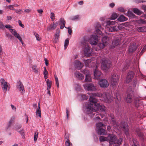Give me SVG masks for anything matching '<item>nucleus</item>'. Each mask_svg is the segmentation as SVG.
Masks as SVG:
<instances>
[{"label": "nucleus", "mask_w": 146, "mask_h": 146, "mask_svg": "<svg viewBox=\"0 0 146 146\" xmlns=\"http://www.w3.org/2000/svg\"><path fill=\"white\" fill-rule=\"evenodd\" d=\"M93 106L90 104L86 108L85 111L87 114H90L91 117L94 118L95 120H99L100 119V117L103 118V115L96 112V110L93 108Z\"/></svg>", "instance_id": "obj_1"}, {"label": "nucleus", "mask_w": 146, "mask_h": 146, "mask_svg": "<svg viewBox=\"0 0 146 146\" xmlns=\"http://www.w3.org/2000/svg\"><path fill=\"white\" fill-rule=\"evenodd\" d=\"M108 141L110 144L113 146H119L122 144V139H117V136L113 134H109L108 135Z\"/></svg>", "instance_id": "obj_2"}, {"label": "nucleus", "mask_w": 146, "mask_h": 146, "mask_svg": "<svg viewBox=\"0 0 146 146\" xmlns=\"http://www.w3.org/2000/svg\"><path fill=\"white\" fill-rule=\"evenodd\" d=\"M88 39L87 37H84L82 39L81 45L84 47V52L85 56L88 57L91 55L92 53V49L88 44Z\"/></svg>", "instance_id": "obj_3"}, {"label": "nucleus", "mask_w": 146, "mask_h": 146, "mask_svg": "<svg viewBox=\"0 0 146 146\" xmlns=\"http://www.w3.org/2000/svg\"><path fill=\"white\" fill-rule=\"evenodd\" d=\"M101 60V67L104 70H108L111 67V62L107 58H102Z\"/></svg>", "instance_id": "obj_4"}, {"label": "nucleus", "mask_w": 146, "mask_h": 146, "mask_svg": "<svg viewBox=\"0 0 146 146\" xmlns=\"http://www.w3.org/2000/svg\"><path fill=\"white\" fill-rule=\"evenodd\" d=\"M96 131L98 134L106 135L107 132L106 131L102 128L104 127L105 125L102 122H100L96 124Z\"/></svg>", "instance_id": "obj_5"}, {"label": "nucleus", "mask_w": 146, "mask_h": 146, "mask_svg": "<svg viewBox=\"0 0 146 146\" xmlns=\"http://www.w3.org/2000/svg\"><path fill=\"white\" fill-rule=\"evenodd\" d=\"M133 95V89L131 87H129L127 91V96L126 98L127 103H131L132 101V98Z\"/></svg>", "instance_id": "obj_6"}, {"label": "nucleus", "mask_w": 146, "mask_h": 146, "mask_svg": "<svg viewBox=\"0 0 146 146\" xmlns=\"http://www.w3.org/2000/svg\"><path fill=\"white\" fill-rule=\"evenodd\" d=\"M1 88L3 90V92L5 93L8 90H9L10 88L9 84H8L7 82L5 81L4 79L1 78L0 79Z\"/></svg>", "instance_id": "obj_7"}, {"label": "nucleus", "mask_w": 146, "mask_h": 146, "mask_svg": "<svg viewBox=\"0 0 146 146\" xmlns=\"http://www.w3.org/2000/svg\"><path fill=\"white\" fill-rule=\"evenodd\" d=\"M96 96H97V93H94L91 94L89 99V101L90 103L88 104L87 106H86V107L90 104H91L93 106V107H94V105L96 104L97 103L98 100L95 98V97Z\"/></svg>", "instance_id": "obj_8"}, {"label": "nucleus", "mask_w": 146, "mask_h": 146, "mask_svg": "<svg viewBox=\"0 0 146 146\" xmlns=\"http://www.w3.org/2000/svg\"><path fill=\"white\" fill-rule=\"evenodd\" d=\"M98 36L96 35V34L93 35H92L91 38L89 40L88 37L87 36L85 37H87L88 39V41L92 45H96L98 41Z\"/></svg>", "instance_id": "obj_9"}, {"label": "nucleus", "mask_w": 146, "mask_h": 146, "mask_svg": "<svg viewBox=\"0 0 146 146\" xmlns=\"http://www.w3.org/2000/svg\"><path fill=\"white\" fill-rule=\"evenodd\" d=\"M9 30L12 35H14L20 41L21 43L23 45V42L22 40L21 37L20 36L19 34L18 33L15 29H9Z\"/></svg>", "instance_id": "obj_10"}, {"label": "nucleus", "mask_w": 146, "mask_h": 146, "mask_svg": "<svg viewBox=\"0 0 146 146\" xmlns=\"http://www.w3.org/2000/svg\"><path fill=\"white\" fill-rule=\"evenodd\" d=\"M118 79V76L116 74H114L112 75L111 78V84L113 86H115L117 85Z\"/></svg>", "instance_id": "obj_11"}, {"label": "nucleus", "mask_w": 146, "mask_h": 146, "mask_svg": "<svg viewBox=\"0 0 146 146\" xmlns=\"http://www.w3.org/2000/svg\"><path fill=\"white\" fill-rule=\"evenodd\" d=\"M94 107L93 108H94L96 110H98L101 111H105V107L103 105L100 104L99 103H97L96 104L94 105Z\"/></svg>", "instance_id": "obj_12"}, {"label": "nucleus", "mask_w": 146, "mask_h": 146, "mask_svg": "<svg viewBox=\"0 0 146 146\" xmlns=\"http://www.w3.org/2000/svg\"><path fill=\"white\" fill-rule=\"evenodd\" d=\"M134 73L132 71H131L128 72L127 76L125 80L126 83H128L131 81L132 79L134 76Z\"/></svg>", "instance_id": "obj_13"}, {"label": "nucleus", "mask_w": 146, "mask_h": 146, "mask_svg": "<svg viewBox=\"0 0 146 146\" xmlns=\"http://www.w3.org/2000/svg\"><path fill=\"white\" fill-rule=\"evenodd\" d=\"M100 86L103 88H105L108 87L109 84L108 82L105 79H102L99 82Z\"/></svg>", "instance_id": "obj_14"}, {"label": "nucleus", "mask_w": 146, "mask_h": 146, "mask_svg": "<svg viewBox=\"0 0 146 146\" xmlns=\"http://www.w3.org/2000/svg\"><path fill=\"white\" fill-rule=\"evenodd\" d=\"M17 87L22 94L25 93V90L24 86L20 81H19L17 82Z\"/></svg>", "instance_id": "obj_15"}, {"label": "nucleus", "mask_w": 146, "mask_h": 146, "mask_svg": "<svg viewBox=\"0 0 146 146\" xmlns=\"http://www.w3.org/2000/svg\"><path fill=\"white\" fill-rule=\"evenodd\" d=\"M104 95V101L105 102L109 103L112 101V97L109 93H105Z\"/></svg>", "instance_id": "obj_16"}, {"label": "nucleus", "mask_w": 146, "mask_h": 146, "mask_svg": "<svg viewBox=\"0 0 146 146\" xmlns=\"http://www.w3.org/2000/svg\"><path fill=\"white\" fill-rule=\"evenodd\" d=\"M86 89L88 91H95L96 90V88L93 84H90L86 86Z\"/></svg>", "instance_id": "obj_17"}, {"label": "nucleus", "mask_w": 146, "mask_h": 146, "mask_svg": "<svg viewBox=\"0 0 146 146\" xmlns=\"http://www.w3.org/2000/svg\"><path fill=\"white\" fill-rule=\"evenodd\" d=\"M65 145L66 146H72V144L70 141L69 137L68 135H65Z\"/></svg>", "instance_id": "obj_18"}, {"label": "nucleus", "mask_w": 146, "mask_h": 146, "mask_svg": "<svg viewBox=\"0 0 146 146\" xmlns=\"http://www.w3.org/2000/svg\"><path fill=\"white\" fill-rule=\"evenodd\" d=\"M102 74L101 72L98 70L95 69L94 72V75L95 78L98 79H100Z\"/></svg>", "instance_id": "obj_19"}, {"label": "nucleus", "mask_w": 146, "mask_h": 146, "mask_svg": "<svg viewBox=\"0 0 146 146\" xmlns=\"http://www.w3.org/2000/svg\"><path fill=\"white\" fill-rule=\"evenodd\" d=\"M119 26H112L109 27L108 31L110 32H115L118 31V28H119Z\"/></svg>", "instance_id": "obj_20"}, {"label": "nucleus", "mask_w": 146, "mask_h": 146, "mask_svg": "<svg viewBox=\"0 0 146 146\" xmlns=\"http://www.w3.org/2000/svg\"><path fill=\"white\" fill-rule=\"evenodd\" d=\"M74 76L78 79L79 80H82L84 78L83 75L78 72H76L74 73Z\"/></svg>", "instance_id": "obj_21"}, {"label": "nucleus", "mask_w": 146, "mask_h": 146, "mask_svg": "<svg viewBox=\"0 0 146 146\" xmlns=\"http://www.w3.org/2000/svg\"><path fill=\"white\" fill-rule=\"evenodd\" d=\"M96 27L97 28H96V33L95 34H96L97 36L98 35H97V34L101 35L102 33L101 31L100 30V29H101V27L100 24V23H98V26H96Z\"/></svg>", "instance_id": "obj_22"}, {"label": "nucleus", "mask_w": 146, "mask_h": 146, "mask_svg": "<svg viewBox=\"0 0 146 146\" xmlns=\"http://www.w3.org/2000/svg\"><path fill=\"white\" fill-rule=\"evenodd\" d=\"M74 65L75 67L78 69H81L83 67V64L80 61L77 60L75 62Z\"/></svg>", "instance_id": "obj_23"}, {"label": "nucleus", "mask_w": 146, "mask_h": 146, "mask_svg": "<svg viewBox=\"0 0 146 146\" xmlns=\"http://www.w3.org/2000/svg\"><path fill=\"white\" fill-rule=\"evenodd\" d=\"M120 43V39L119 37H117L116 39L113 40L112 41V44L113 45L117 46L119 45Z\"/></svg>", "instance_id": "obj_24"}, {"label": "nucleus", "mask_w": 146, "mask_h": 146, "mask_svg": "<svg viewBox=\"0 0 146 146\" xmlns=\"http://www.w3.org/2000/svg\"><path fill=\"white\" fill-rule=\"evenodd\" d=\"M137 47L136 45L135 44H133L130 45L129 48V52H132L135 51L137 49Z\"/></svg>", "instance_id": "obj_25"}, {"label": "nucleus", "mask_w": 146, "mask_h": 146, "mask_svg": "<svg viewBox=\"0 0 146 146\" xmlns=\"http://www.w3.org/2000/svg\"><path fill=\"white\" fill-rule=\"evenodd\" d=\"M57 27L56 24H55L53 23L52 24H51L47 28V30L48 31H51Z\"/></svg>", "instance_id": "obj_26"}, {"label": "nucleus", "mask_w": 146, "mask_h": 146, "mask_svg": "<svg viewBox=\"0 0 146 146\" xmlns=\"http://www.w3.org/2000/svg\"><path fill=\"white\" fill-rule=\"evenodd\" d=\"M60 32V29H57L56 30V33L54 35L55 42H57L58 40L59 36V34Z\"/></svg>", "instance_id": "obj_27"}, {"label": "nucleus", "mask_w": 146, "mask_h": 146, "mask_svg": "<svg viewBox=\"0 0 146 146\" xmlns=\"http://www.w3.org/2000/svg\"><path fill=\"white\" fill-rule=\"evenodd\" d=\"M137 31L139 32H145L146 31V27H138L136 29Z\"/></svg>", "instance_id": "obj_28"}, {"label": "nucleus", "mask_w": 146, "mask_h": 146, "mask_svg": "<svg viewBox=\"0 0 146 146\" xmlns=\"http://www.w3.org/2000/svg\"><path fill=\"white\" fill-rule=\"evenodd\" d=\"M121 127L122 128L123 131L128 128L127 123L125 122L121 123Z\"/></svg>", "instance_id": "obj_29"}, {"label": "nucleus", "mask_w": 146, "mask_h": 146, "mask_svg": "<svg viewBox=\"0 0 146 146\" xmlns=\"http://www.w3.org/2000/svg\"><path fill=\"white\" fill-rule=\"evenodd\" d=\"M118 20L120 22L124 21L127 20V18L123 15H121L118 18Z\"/></svg>", "instance_id": "obj_30"}, {"label": "nucleus", "mask_w": 146, "mask_h": 146, "mask_svg": "<svg viewBox=\"0 0 146 146\" xmlns=\"http://www.w3.org/2000/svg\"><path fill=\"white\" fill-rule=\"evenodd\" d=\"M46 83L47 86V90H49L51 88V87L52 82L51 81H50L49 79H47L46 80Z\"/></svg>", "instance_id": "obj_31"}, {"label": "nucleus", "mask_w": 146, "mask_h": 146, "mask_svg": "<svg viewBox=\"0 0 146 146\" xmlns=\"http://www.w3.org/2000/svg\"><path fill=\"white\" fill-rule=\"evenodd\" d=\"M108 40V37L107 36L103 37L102 39V42L105 44H106L107 43Z\"/></svg>", "instance_id": "obj_32"}, {"label": "nucleus", "mask_w": 146, "mask_h": 146, "mask_svg": "<svg viewBox=\"0 0 146 146\" xmlns=\"http://www.w3.org/2000/svg\"><path fill=\"white\" fill-rule=\"evenodd\" d=\"M84 63L86 67H89L90 66V64L91 63V59H88L87 60H84Z\"/></svg>", "instance_id": "obj_33"}, {"label": "nucleus", "mask_w": 146, "mask_h": 146, "mask_svg": "<svg viewBox=\"0 0 146 146\" xmlns=\"http://www.w3.org/2000/svg\"><path fill=\"white\" fill-rule=\"evenodd\" d=\"M133 12L138 15H140L141 13V11L136 8H134L133 9Z\"/></svg>", "instance_id": "obj_34"}, {"label": "nucleus", "mask_w": 146, "mask_h": 146, "mask_svg": "<svg viewBox=\"0 0 146 146\" xmlns=\"http://www.w3.org/2000/svg\"><path fill=\"white\" fill-rule=\"evenodd\" d=\"M99 139L100 141H108V136L106 137L103 136H100L99 138Z\"/></svg>", "instance_id": "obj_35"}, {"label": "nucleus", "mask_w": 146, "mask_h": 146, "mask_svg": "<svg viewBox=\"0 0 146 146\" xmlns=\"http://www.w3.org/2000/svg\"><path fill=\"white\" fill-rule=\"evenodd\" d=\"M129 129H126L125 130H123V131H124L125 134L127 137V138H129L130 137V134L129 132Z\"/></svg>", "instance_id": "obj_36"}, {"label": "nucleus", "mask_w": 146, "mask_h": 146, "mask_svg": "<svg viewBox=\"0 0 146 146\" xmlns=\"http://www.w3.org/2000/svg\"><path fill=\"white\" fill-rule=\"evenodd\" d=\"M48 72L46 69V67H44V69L43 72V74L44 75V77L45 79L48 78L47 75Z\"/></svg>", "instance_id": "obj_37"}, {"label": "nucleus", "mask_w": 146, "mask_h": 146, "mask_svg": "<svg viewBox=\"0 0 146 146\" xmlns=\"http://www.w3.org/2000/svg\"><path fill=\"white\" fill-rule=\"evenodd\" d=\"M32 68L34 71V72L36 73H37L38 72V69L37 68V66L36 65H34L32 66Z\"/></svg>", "instance_id": "obj_38"}, {"label": "nucleus", "mask_w": 146, "mask_h": 146, "mask_svg": "<svg viewBox=\"0 0 146 146\" xmlns=\"http://www.w3.org/2000/svg\"><path fill=\"white\" fill-rule=\"evenodd\" d=\"M91 80V78L90 75H86V78L85 79V81L86 82H89Z\"/></svg>", "instance_id": "obj_39"}, {"label": "nucleus", "mask_w": 146, "mask_h": 146, "mask_svg": "<svg viewBox=\"0 0 146 146\" xmlns=\"http://www.w3.org/2000/svg\"><path fill=\"white\" fill-rule=\"evenodd\" d=\"M117 17V15L116 13H113L111 15V19L114 20L116 19Z\"/></svg>", "instance_id": "obj_40"}, {"label": "nucleus", "mask_w": 146, "mask_h": 146, "mask_svg": "<svg viewBox=\"0 0 146 146\" xmlns=\"http://www.w3.org/2000/svg\"><path fill=\"white\" fill-rule=\"evenodd\" d=\"M69 40L68 38H67L65 40L64 42V46L65 49H66L67 47L69 44Z\"/></svg>", "instance_id": "obj_41"}, {"label": "nucleus", "mask_w": 146, "mask_h": 146, "mask_svg": "<svg viewBox=\"0 0 146 146\" xmlns=\"http://www.w3.org/2000/svg\"><path fill=\"white\" fill-rule=\"evenodd\" d=\"M79 18V15H78L72 17L70 18V19L74 20L78 19Z\"/></svg>", "instance_id": "obj_42"}, {"label": "nucleus", "mask_w": 146, "mask_h": 146, "mask_svg": "<svg viewBox=\"0 0 146 146\" xmlns=\"http://www.w3.org/2000/svg\"><path fill=\"white\" fill-rule=\"evenodd\" d=\"M15 119V117H11L10 120L9 121V125L8 126L9 127L11 125V124L12 123L14 122V121Z\"/></svg>", "instance_id": "obj_43"}, {"label": "nucleus", "mask_w": 146, "mask_h": 146, "mask_svg": "<svg viewBox=\"0 0 146 146\" xmlns=\"http://www.w3.org/2000/svg\"><path fill=\"white\" fill-rule=\"evenodd\" d=\"M106 44H105L104 43H100L98 44V46L100 49L104 48L106 46Z\"/></svg>", "instance_id": "obj_44"}, {"label": "nucleus", "mask_w": 146, "mask_h": 146, "mask_svg": "<svg viewBox=\"0 0 146 146\" xmlns=\"http://www.w3.org/2000/svg\"><path fill=\"white\" fill-rule=\"evenodd\" d=\"M36 115H38L39 117H41L40 109H38L36 110Z\"/></svg>", "instance_id": "obj_45"}, {"label": "nucleus", "mask_w": 146, "mask_h": 146, "mask_svg": "<svg viewBox=\"0 0 146 146\" xmlns=\"http://www.w3.org/2000/svg\"><path fill=\"white\" fill-rule=\"evenodd\" d=\"M137 23L139 24H146V21L142 19H140L138 20Z\"/></svg>", "instance_id": "obj_46"}, {"label": "nucleus", "mask_w": 146, "mask_h": 146, "mask_svg": "<svg viewBox=\"0 0 146 146\" xmlns=\"http://www.w3.org/2000/svg\"><path fill=\"white\" fill-rule=\"evenodd\" d=\"M34 34L36 37V40L38 41L40 40V38L39 37V36L38 34L36 32L34 33Z\"/></svg>", "instance_id": "obj_47"}, {"label": "nucleus", "mask_w": 146, "mask_h": 146, "mask_svg": "<svg viewBox=\"0 0 146 146\" xmlns=\"http://www.w3.org/2000/svg\"><path fill=\"white\" fill-rule=\"evenodd\" d=\"M38 137V132H36L35 133V135L34 137V139L35 141H36Z\"/></svg>", "instance_id": "obj_48"}, {"label": "nucleus", "mask_w": 146, "mask_h": 146, "mask_svg": "<svg viewBox=\"0 0 146 146\" xmlns=\"http://www.w3.org/2000/svg\"><path fill=\"white\" fill-rule=\"evenodd\" d=\"M127 13V15H128V16L132 17H134V16H135V15L133 14V13L129 11H128Z\"/></svg>", "instance_id": "obj_49"}, {"label": "nucleus", "mask_w": 146, "mask_h": 146, "mask_svg": "<svg viewBox=\"0 0 146 146\" xmlns=\"http://www.w3.org/2000/svg\"><path fill=\"white\" fill-rule=\"evenodd\" d=\"M59 21L60 23L63 25H65L66 22L63 18H61L60 19Z\"/></svg>", "instance_id": "obj_50"}, {"label": "nucleus", "mask_w": 146, "mask_h": 146, "mask_svg": "<svg viewBox=\"0 0 146 146\" xmlns=\"http://www.w3.org/2000/svg\"><path fill=\"white\" fill-rule=\"evenodd\" d=\"M107 25V26L110 25H113L115 24V22L113 21H107L106 22Z\"/></svg>", "instance_id": "obj_51"}, {"label": "nucleus", "mask_w": 146, "mask_h": 146, "mask_svg": "<svg viewBox=\"0 0 146 146\" xmlns=\"http://www.w3.org/2000/svg\"><path fill=\"white\" fill-rule=\"evenodd\" d=\"M136 131L137 132V135L139 137L141 138L143 137V134L141 132H140V131Z\"/></svg>", "instance_id": "obj_52"}, {"label": "nucleus", "mask_w": 146, "mask_h": 146, "mask_svg": "<svg viewBox=\"0 0 146 146\" xmlns=\"http://www.w3.org/2000/svg\"><path fill=\"white\" fill-rule=\"evenodd\" d=\"M90 63H91L90 64V66H89V68L93 67L95 65V64L93 62L91 59Z\"/></svg>", "instance_id": "obj_53"}, {"label": "nucleus", "mask_w": 146, "mask_h": 146, "mask_svg": "<svg viewBox=\"0 0 146 146\" xmlns=\"http://www.w3.org/2000/svg\"><path fill=\"white\" fill-rule=\"evenodd\" d=\"M54 14L52 12L50 14V18L52 21H53L55 19Z\"/></svg>", "instance_id": "obj_54"}, {"label": "nucleus", "mask_w": 146, "mask_h": 146, "mask_svg": "<svg viewBox=\"0 0 146 146\" xmlns=\"http://www.w3.org/2000/svg\"><path fill=\"white\" fill-rule=\"evenodd\" d=\"M5 28V26L3 24L2 22L0 21V29L4 30Z\"/></svg>", "instance_id": "obj_55"}, {"label": "nucleus", "mask_w": 146, "mask_h": 146, "mask_svg": "<svg viewBox=\"0 0 146 146\" xmlns=\"http://www.w3.org/2000/svg\"><path fill=\"white\" fill-rule=\"evenodd\" d=\"M81 96L82 100H87L88 99V97L84 94H81Z\"/></svg>", "instance_id": "obj_56"}, {"label": "nucleus", "mask_w": 146, "mask_h": 146, "mask_svg": "<svg viewBox=\"0 0 146 146\" xmlns=\"http://www.w3.org/2000/svg\"><path fill=\"white\" fill-rule=\"evenodd\" d=\"M15 12L18 13L19 14H21V13L23 12L22 10L21 9H19V10L15 9Z\"/></svg>", "instance_id": "obj_57"}, {"label": "nucleus", "mask_w": 146, "mask_h": 146, "mask_svg": "<svg viewBox=\"0 0 146 146\" xmlns=\"http://www.w3.org/2000/svg\"><path fill=\"white\" fill-rule=\"evenodd\" d=\"M5 27L7 29H12V27L9 25H6L5 26Z\"/></svg>", "instance_id": "obj_58"}, {"label": "nucleus", "mask_w": 146, "mask_h": 146, "mask_svg": "<svg viewBox=\"0 0 146 146\" xmlns=\"http://www.w3.org/2000/svg\"><path fill=\"white\" fill-rule=\"evenodd\" d=\"M66 116L67 117V119H68V117L69 115V112L68 111V109L66 108Z\"/></svg>", "instance_id": "obj_59"}, {"label": "nucleus", "mask_w": 146, "mask_h": 146, "mask_svg": "<svg viewBox=\"0 0 146 146\" xmlns=\"http://www.w3.org/2000/svg\"><path fill=\"white\" fill-rule=\"evenodd\" d=\"M118 10L119 11L123 12L125 11L124 9L122 7H119L118 9Z\"/></svg>", "instance_id": "obj_60"}, {"label": "nucleus", "mask_w": 146, "mask_h": 146, "mask_svg": "<svg viewBox=\"0 0 146 146\" xmlns=\"http://www.w3.org/2000/svg\"><path fill=\"white\" fill-rule=\"evenodd\" d=\"M8 8L9 9L11 10H14L15 9H14V7L13 5H9Z\"/></svg>", "instance_id": "obj_61"}, {"label": "nucleus", "mask_w": 146, "mask_h": 146, "mask_svg": "<svg viewBox=\"0 0 146 146\" xmlns=\"http://www.w3.org/2000/svg\"><path fill=\"white\" fill-rule=\"evenodd\" d=\"M18 23L20 26L23 28H24V25L22 24L21 21L19 20H18Z\"/></svg>", "instance_id": "obj_62"}, {"label": "nucleus", "mask_w": 146, "mask_h": 146, "mask_svg": "<svg viewBox=\"0 0 146 146\" xmlns=\"http://www.w3.org/2000/svg\"><path fill=\"white\" fill-rule=\"evenodd\" d=\"M66 28L68 29V33L70 35H71V34L72 32V30L70 29V27H68V28L67 27Z\"/></svg>", "instance_id": "obj_63"}, {"label": "nucleus", "mask_w": 146, "mask_h": 146, "mask_svg": "<svg viewBox=\"0 0 146 146\" xmlns=\"http://www.w3.org/2000/svg\"><path fill=\"white\" fill-rule=\"evenodd\" d=\"M142 8L144 10L145 12H146V5H143L142 6Z\"/></svg>", "instance_id": "obj_64"}]
</instances>
